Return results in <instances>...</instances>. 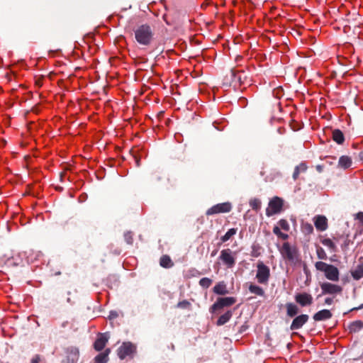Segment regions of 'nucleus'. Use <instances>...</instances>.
Returning <instances> with one entry per match:
<instances>
[{"label": "nucleus", "mask_w": 363, "mask_h": 363, "mask_svg": "<svg viewBox=\"0 0 363 363\" xmlns=\"http://www.w3.org/2000/svg\"><path fill=\"white\" fill-rule=\"evenodd\" d=\"M308 228H309V232H312V231H313V227H312V225H308Z\"/></svg>", "instance_id": "52"}, {"label": "nucleus", "mask_w": 363, "mask_h": 363, "mask_svg": "<svg viewBox=\"0 0 363 363\" xmlns=\"http://www.w3.org/2000/svg\"><path fill=\"white\" fill-rule=\"evenodd\" d=\"M309 316L307 314H301L296 316L293 320L290 329L291 330H296L301 328L303 325L308 322Z\"/></svg>", "instance_id": "13"}, {"label": "nucleus", "mask_w": 363, "mask_h": 363, "mask_svg": "<svg viewBox=\"0 0 363 363\" xmlns=\"http://www.w3.org/2000/svg\"><path fill=\"white\" fill-rule=\"evenodd\" d=\"M135 38L141 45L148 46L153 40L154 33L147 24L139 26L135 30Z\"/></svg>", "instance_id": "1"}, {"label": "nucleus", "mask_w": 363, "mask_h": 363, "mask_svg": "<svg viewBox=\"0 0 363 363\" xmlns=\"http://www.w3.org/2000/svg\"><path fill=\"white\" fill-rule=\"evenodd\" d=\"M213 292L219 295H225L228 293L226 286L223 282L218 283L213 287Z\"/></svg>", "instance_id": "27"}, {"label": "nucleus", "mask_w": 363, "mask_h": 363, "mask_svg": "<svg viewBox=\"0 0 363 363\" xmlns=\"http://www.w3.org/2000/svg\"><path fill=\"white\" fill-rule=\"evenodd\" d=\"M135 160V164H136V166L137 167H139L140 165V158L138 157H137L136 155H134L133 156Z\"/></svg>", "instance_id": "46"}, {"label": "nucleus", "mask_w": 363, "mask_h": 363, "mask_svg": "<svg viewBox=\"0 0 363 363\" xmlns=\"http://www.w3.org/2000/svg\"><path fill=\"white\" fill-rule=\"evenodd\" d=\"M279 228L285 231H289L290 230V225L288 221L285 219H281L278 222Z\"/></svg>", "instance_id": "34"}, {"label": "nucleus", "mask_w": 363, "mask_h": 363, "mask_svg": "<svg viewBox=\"0 0 363 363\" xmlns=\"http://www.w3.org/2000/svg\"><path fill=\"white\" fill-rule=\"evenodd\" d=\"M316 229L319 231H324L328 228V220L324 216H318L314 221Z\"/></svg>", "instance_id": "16"}, {"label": "nucleus", "mask_w": 363, "mask_h": 363, "mask_svg": "<svg viewBox=\"0 0 363 363\" xmlns=\"http://www.w3.org/2000/svg\"><path fill=\"white\" fill-rule=\"evenodd\" d=\"M333 303V298L328 297L325 299V303L327 305H331Z\"/></svg>", "instance_id": "44"}, {"label": "nucleus", "mask_w": 363, "mask_h": 363, "mask_svg": "<svg viewBox=\"0 0 363 363\" xmlns=\"http://www.w3.org/2000/svg\"><path fill=\"white\" fill-rule=\"evenodd\" d=\"M237 233L236 228H230L229 229L226 233L220 238V242L223 243L230 240L233 235H235Z\"/></svg>", "instance_id": "29"}, {"label": "nucleus", "mask_w": 363, "mask_h": 363, "mask_svg": "<svg viewBox=\"0 0 363 363\" xmlns=\"http://www.w3.org/2000/svg\"><path fill=\"white\" fill-rule=\"evenodd\" d=\"M231 209V203L230 202H224L213 206L207 210L206 214L207 216H211L218 213H228Z\"/></svg>", "instance_id": "9"}, {"label": "nucleus", "mask_w": 363, "mask_h": 363, "mask_svg": "<svg viewBox=\"0 0 363 363\" xmlns=\"http://www.w3.org/2000/svg\"><path fill=\"white\" fill-rule=\"evenodd\" d=\"M270 278V269L268 266L262 262H259L257 264L256 279L260 284L267 285Z\"/></svg>", "instance_id": "3"}, {"label": "nucleus", "mask_w": 363, "mask_h": 363, "mask_svg": "<svg viewBox=\"0 0 363 363\" xmlns=\"http://www.w3.org/2000/svg\"><path fill=\"white\" fill-rule=\"evenodd\" d=\"M160 264L163 268L169 269L174 266V262L169 255H164L160 257Z\"/></svg>", "instance_id": "21"}, {"label": "nucleus", "mask_w": 363, "mask_h": 363, "mask_svg": "<svg viewBox=\"0 0 363 363\" xmlns=\"http://www.w3.org/2000/svg\"><path fill=\"white\" fill-rule=\"evenodd\" d=\"M217 252H218V250H213V251L211 252V257L215 256V255L217 254Z\"/></svg>", "instance_id": "49"}, {"label": "nucleus", "mask_w": 363, "mask_h": 363, "mask_svg": "<svg viewBox=\"0 0 363 363\" xmlns=\"http://www.w3.org/2000/svg\"><path fill=\"white\" fill-rule=\"evenodd\" d=\"M315 267L317 270L323 272L327 279L332 281L339 280L340 272L335 266L319 261L315 262Z\"/></svg>", "instance_id": "2"}, {"label": "nucleus", "mask_w": 363, "mask_h": 363, "mask_svg": "<svg viewBox=\"0 0 363 363\" xmlns=\"http://www.w3.org/2000/svg\"><path fill=\"white\" fill-rule=\"evenodd\" d=\"M40 357L39 354H35L31 359L30 363H40Z\"/></svg>", "instance_id": "43"}, {"label": "nucleus", "mask_w": 363, "mask_h": 363, "mask_svg": "<svg viewBox=\"0 0 363 363\" xmlns=\"http://www.w3.org/2000/svg\"><path fill=\"white\" fill-rule=\"evenodd\" d=\"M317 256L320 259H326L327 255L325 250L321 247H318L316 250Z\"/></svg>", "instance_id": "35"}, {"label": "nucleus", "mask_w": 363, "mask_h": 363, "mask_svg": "<svg viewBox=\"0 0 363 363\" xmlns=\"http://www.w3.org/2000/svg\"><path fill=\"white\" fill-rule=\"evenodd\" d=\"M280 252L283 257L290 262H295L298 257V252L296 247H291L289 242H284Z\"/></svg>", "instance_id": "6"}, {"label": "nucleus", "mask_w": 363, "mask_h": 363, "mask_svg": "<svg viewBox=\"0 0 363 363\" xmlns=\"http://www.w3.org/2000/svg\"><path fill=\"white\" fill-rule=\"evenodd\" d=\"M79 352L76 347H69L67 350V363H76L79 359Z\"/></svg>", "instance_id": "15"}, {"label": "nucleus", "mask_w": 363, "mask_h": 363, "mask_svg": "<svg viewBox=\"0 0 363 363\" xmlns=\"http://www.w3.org/2000/svg\"><path fill=\"white\" fill-rule=\"evenodd\" d=\"M219 259L222 263L229 269L233 268L236 262V252L230 249H225L220 251Z\"/></svg>", "instance_id": "5"}, {"label": "nucleus", "mask_w": 363, "mask_h": 363, "mask_svg": "<svg viewBox=\"0 0 363 363\" xmlns=\"http://www.w3.org/2000/svg\"><path fill=\"white\" fill-rule=\"evenodd\" d=\"M26 127L28 129V131H29L30 133H32L33 130L36 128V126L34 125L33 122H30L28 124H26Z\"/></svg>", "instance_id": "40"}, {"label": "nucleus", "mask_w": 363, "mask_h": 363, "mask_svg": "<svg viewBox=\"0 0 363 363\" xmlns=\"http://www.w3.org/2000/svg\"><path fill=\"white\" fill-rule=\"evenodd\" d=\"M350 273L354 280L357 281L363 278V262L362 264L357 265L354 269L351 270Z\"/></svg>", "instance_id": "22"}, {"label": "nucleus", "mask_w": 363, "mask_h": 363, "mask_svg": "<svg viewBox=\"0 0 363 363\" xmlns=\"http://www.w3.org/2000/svg\"><path fill=\"white\" fill-rule=\"evenodd\" d=\"M65 176V172H62L60 174V179L62 180L63 177Z\"/></svg>", "instance_id": "50"}, {"label": "nucleus", "mask_w": 363, "mask_h": 363, "mask_svg": "<svg viewBox=\"0 0 363 363\" xmlns=\"http://www.w3.org/2000/svg\"><path fill=\"white\" fill-rule=\"evenodd\" d=\"M233 315V313L231 311H228L226 313L223 314L219 317V318L217 320L216 324L218 325H223L225 324L227 322L229 321V320L231 318Z\"/></svg>", "instance_id": "25"}, {"label": "nucleus", "mask_w": 363, "mask_h": 363, "mask_svg": "<svg viewBox=\"0 0 363 363\" xmlns=\"http://www.w3.org/2000/svg\"><path fill=\"white\" fill-rule=\"evenodd\" d=\"M355 218L363 225V212L357 213Z\"/></svg>", "instance_id": "42"}, {"label": "nucleus", "mask_w": 363, "mask_h": 363, "mask_svg": "<svg viewBox=\"0 0 363 363\" xmlns=\"http://www.w3.org/2000/svg\"><path fill=\"white\" fill-rule=\"evenodd\" d=\"M212 284V280L208 277H203L200 279L199 284L204 289L208 288Z\"/></svg>", "instance_id": "33"}, {"label": "nucleus", "mask_w": 363, "mask_h": 363, "mask_svg": "<svg viewBox=\"0 0 363 363\" xmlns=\"http://www.w3.org/2000/svg\"><path fill=\"white\" fill-rule=\"evenodd\" d=\"M118 316V314L116 311H111L110 313V318H115Z\"/></svg>", "instance_id": "47"}, {"label": "nucleus", "mask_w": 363, "mask_h": 363, "mask_svg": "<svg viewBox=\"0 0 363 363\" xmlns=\"http://www.w3.org/2000/svg\"><path fill=\"white\" fill-rule=\"evenodd\" d=\"M363 328V322L362 320H355L349 325L350 333H357Z\"/></svg>", "instance_id": "26"}, {"label": "nucleus", "mask_w": 363, "mask_h": 363, "mask_svg": "<svg viewBox=\"0 0 363 363\" xmlns=\"http://www.w3.org/2000/svg\"><path fill=\"white\" fill-rule=\"evenodd\" d=\"M306 170H307V166H306V163H304V162L300 163L294 169L293 176H292L293 179L294 180H296L298 178L300 173L305 172Z\"/></svg>", "instance_id": "24"}, {"label": "nucleus", "mask_w": 363, "mask_h": 363, "mask_svg": "<svg viewBox=\"0 0 363 363\" xmlns=\"http://www.w3.org/2000/svg\"><path fill=\"white\" fill-rule=\"evenodd\" d=\"M135 346L130 342H123L118 349V356L121 359L133 355L135 352Z\"/></svg>", "instance_id": "7"}, {"label": "nucleus", "mask_w": 363, "mask_h": 363, "mask_svg": "<svg viewBox=\"0 0 363 363\" xmlns=\"http://www.w3.org/2000/svg\"><path fill=\"white\" fill-rule=\"evenodd\" d=\"M333 314L329 310L323 309L315 313L313 318L315 321H323L331 318Z\"/></svg>", "instance_id": "17"}, {"label": "nucleus", "mask_w": 363, "mask_h": 363, "mask_svg": "<svg viewBox=\"0 0 363 363\" xmlns=\"http://www.w3.org/2000/svg\"><path fill=\"white\" fill-rule=\"evenodd\" d=\"M22 262L23 259L20 257H18L17 258L13 257L11 259L7 261V264L9 266L17 267L21 264Z\"/></svg>", "instance_id": "32"}, {"label": "nucleus", "mask_w": 363, "mask_h": 363, "mask_svg": "<svg viewBox=\"0 0 363 363\" xmlns=\"http://www.w3.org/2000/svg\"><path fill=\"white\" fill-rule=\"evenodd\" d=\"M189 306H190V303L186 300L180 301L177 303V307L182 308H187Z\"/></svg>", "instance_id": "38"}, {"label": "nucleus", "mask_w": 363, "mask_h": 363, "mask_svg": "<svg viewBox=\"0 0 363 363\" xmlns=\"http://www.w3.org/2000/svg\"><path fill=\"white\" fill-rule=\"evenodd\" d=\"M124 239L128 245H132L133 242V233L131 232L125 233Z\"/></svg>", "instance_id": "36"}, {"label": "nucleus", "mask_w": 363, "mask_h": 363, "mask_svg": "<svg viewBox=\"0 0 363 363\" xmlns=\"http://www.w3.org/2000/svg\"><path fill=\"white\" fill-rule=\"evenodd\" d=\"M153 179L155 182H160L162 180V176H161V174L160 172H155L154 174H153Z\"/></svg>", "instance_id": "39"}, {"label": "nucleus", "mask_w": 363, "mask_h": 363, "mask_svg": "<svg viewBox=\"0 0 363 363\" xmlns=\"http://www.w3.org/2000/svg\"><path fill=\"white\" fill-rule=\"evenodd\" d=\"M249 291L255 295L259 296H264V289L254 284H250L248 287Z\"/></svg>", "instance_id": "23"}, {"label": "nucleus", "mask_w": 363, "mask_h": 363, "mask_svg": "<svg viewBox=\"0 0 363 363\" xmlns=\"http://www.w3.org/2000/svg\"><path fill=\"white\" fill-rule=\"evenodd\" d=\"M363 308V304L362 306H360L359 308H355V309H360V308ZM353 310H354V308Z\"/></svg>", "instance_id": "54"}, {"label": "nucleus", "mask_w": 363, "mask_h": 363, "mask_svg": "<svg viewBox=\"0 0 363 363\" xmlns=\"http://www.w3.org/2000/svg\"><path fill=\"white\" fill-rule=\"evenodd\" d=\"M26 194H30V191H27V190L24 191L23 195L26 196Z\"/></svg>", "instance_id": "51"}, {"label": "nucleus", "mask_w": 363, "mask_h": 363, "mask_svg": "<svg viewBox=\"0 0 363 363\" xmlns=\"http://www.w3.org/2000/svg\"><path fill=\"white\" fill-rule=\"evenodd\" d=\"M236 302V298L234 297H223L218 298L217 301L212 305V311H216L224 307H229Z\"/></svg>", "instance_id": "10"}, {"label": "nucleus", "mask_w": 363, "mask_h": 363, "mask_svg": "<svg viewBox=\"0 0 363 363\" xmlns=\"http://www.w3.org/2000/svg\"><path fill=\"white\" fill-rule=\"evenodd\" d=\"M316 169L319 172H321L323 171V167L321 165H317L316 166Z\"/></svg>", "instance_id": "48"}, {"label": "nucleus", "mask_w": 363, "mask_h": 363, "mask_svg": "<svg viewBox=\"0 0 363 363\" xmlns=\"http://www.w3.org/2000/svg\"><path fill=\"white\" fill-rule=\"evenodd\" d=\"M273 233L277 235V236H279L280 234L281 233V228H279V226H277V225H275L273 228Z\"/></svg>", "instance_id": "41"}, {"label": "nucleus", "mask_w": 363, "mask_h": 363, "mask_svg": "<svg viewBox=\"0 0 363 363\" xmlns=\"http://www.w3.org/2000/svg\"><path fill=\"white\" fill-rule=\"evenodd\" d=\"M321 242L323 245L330 248L333 252L337 251V247H336L335 243L330 238L323 239L321 241Z\"/></svg>", "instance_id": "31"}, {"label": "nucleus", "mask_w": 363, "mask_h": 363, "mask_svg": "<svg viewBox=\"0 0 363 363\" xmlns=\"http://www.w3.org/2000/svg\"><path fill=\"white\" fill-rule=\"evenodd\" d=\"M249 203H250V206L252 208V209L255 210V211H258L261 208L262 202L257 198H253V199H250Z\"/></svg>", "instance_id": "30"}, {"label": "nucleus", "mask_w": 363, "mask_h": 363, "mask_svg": "<svg viewBox=\"0 0 363 363\" xmlns=\"http://www.w3.org/2000/svg\"><path fill=\"white\" fill-rule=\"evenodd\" d=\"M294 299L296 302L302 307L311 306L313 303L312 296L306 292L296 294L294 296Z\"/></svg>", "instance_id": "11"}, {"label": "nucleus", "mask_w": 363, "mask_h": 363, "mask_svg": "<svg viewBox=\"0 0 363 363\" xmlns=\"http://www.w3.org/2000/svg\"><path fill=\"white\" fill-rule=\"evenodd\" d=\"M109 339L107 333H100L94 343V348L96 351H101L106 346Z\"/></svg>", "instance_id": "14"}, {"label": "nucleus", "mask_w": 363, "mask_h": 363, "mask_svg": "<svg viewBox=\"0 0 363 363\" xmlns=\"http://www.w3.org/2000/svg\"><path fill=\"white\" fill-rule=\"evenodd\" d=\"M286 315L290 318L295 317L299 312L298 307L294 303H286L285 304Z\"/></svg>", "instance_id": "18"}, {"label": "nucleus", "mask_w": 363, "mask_h": 363, "mask_svg": "<svg viewBox=\"0 0 363 363\" xmlns=\"http://www.w3.org/2000/svg\"><path fill=\"white\" fill-rule=\"evenodd\" d=\"M33 106H30V110L26 111V113H28L30 111H33ZM25 114V112H24Z\"/></svg>", "instance_id": "53"}, {"label": "nucleus", "mask_w": 363, "mask_h": 363, "mask_svg": "<svg viewBox=\"0 0 363 363\" xmlns=\"http://www.w3.org/2000/svg\"><path fill=\"white\" fill-rule=\"evenodd\" d=\"M111 352V350L107 348L104 352L99 353L94 357V363H107L109 358L108 355Z\"/></svg>", "instance_id": "19"}, {"label": "nucleus", "mask_w": 363, "mask_h": 363, "mask_svg": "<svg viewBox=\"0 0 363 363\" xmlns=\"http://www.w3.org/2000/svg\"><path fill=\"white\" fill-rule=\"evenodd\" d=\"M338 163L341 167L347 169L351 166L352 160L347 156H342L340 157Z\"/></svg>", "instance_id": "28"}, {"label": "nucleus", "mask_w": 363, "mask_h": 363, "mask_svg": "<svg viewBox=\"0 0 363 363\" xmlns=\"http://www.w3.org/2000/svg\"><path fill=\"white\" fill-rule=\"evenodd\" d=\"M232 82L234 85H241L245 83L247 79V74L244 70H231Z\"/></svg>", "instance_id": "12"}, {"label": "nucleus", "mask_w": 363, "mask_h": 363, "mask_svg": "<svg viewBox=\"0 0 363 363\" xmlns=\"http://www.w3.org/2000/svg\"><path fill=\"white\" fill-rule=\"evenodd\" d=\"M333 140L338 145H342L345 141L343 133L339 129H335L332 133Z\"/></svg>", "instance_id": "20"}, {"label": "nucleus", "mask_w": 363, "mask_h": 363, "mask_svg": "<svg viewBox=\"0 0 363 363\" xmlns=\"http://www.w3.org/2000/svg\"><path fill=\"white\" fill-rule=\"evenodd\" d=\"M320 289L322 293L318 296L321 295L330 294V295H335L340 294L342 291V288L337 284H332L330 282H323L320 284Z\"/></svg>", "instance_id": "8"}, {"label": "nucleus", "mask_w": 363, "mask_h": 363, "mask_svg": "<svg viewBox=\"0 0 363 363\" xmlns=\"http://www.w3.org/2000/svg\"><path fill=\"white\" fill-rule=\"evenodd\" d=\"M279 238L282 239V240H287L288 238H289V235L286 233H284L281 232V233L280 234V235L279 236Z\"/></svg>", "instance_id": "45"}, {"label": "nucleus", "mask_w": 363, "mask_h": 363, "mask_svg": "<svg viewBox=\"0 0 363 363\" xmlns=\"http://www.w3.org/2000/svg\"><path fill=\"white\" fill-rule=\"evenodd\" d=\"M23 160H24V168L26 167L28 169L30 164H31L33 162V159L30 158L29 156L24 155Z\"/></svg>", "instance_id": "37"}, {"label": "nucleus", "mask_w": 363, "mask_h": 363, "mask_svg": "<svg viewBox=\"0 0 363 363\" xmlns=\"http://www.w3.org/2000/svg\"><path fill=\"white\" fill-rule=\"evenodd\" d=\"M284 200L279 197H273L269 202L266 209V215L268 217L280 213L283 210Z\"/></svg>", "instance_id": "4"}]
</instances>
